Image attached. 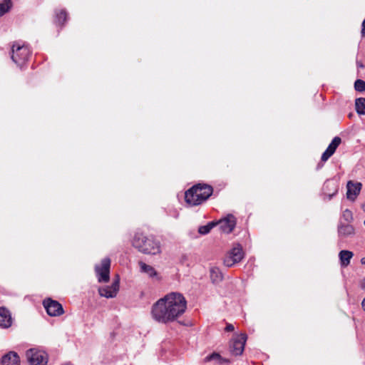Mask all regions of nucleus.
I'll use <instances>...</instances> for the list:
<instances>
[{"mask_svg":"<svg viewBox=\"0 0 365 365\" xmlns=\"http://www.w3.org/2000/svg\"><path fill=\"white\" fill-rule=\"evenodd\" d=\"M362 185L361 182H354L349 181L346 185L347 192L346 197L348 199L354 201L359 194Z\"/></svg>","mask_w":365,"mask_h":365,"instance_id":"14","label":"nucleus"},{"mask_svg":"<svg viewBox=\"0 0 365 365\" xmlns=\"http://www.w3.org/2000/svg\"><path fill=\"white\" fill-rule=\"evenodd\" d=\"M361 35L363 36H365V19L364 20V21L362 23Z\"/></svg>","mask_w":365,"mask_h":365,"instance_id":"31","label":"nucleus"},{"mask_svg":"<svg viewBox=\"0 0 365 365\" xmlns=\"http://www.w3.org/2000/svg\"><path fill=\"white\" fill-rule=\"evenodd\" d=\"M210 277L213 284H218L223 279V274L218 267L210 268Z\"/></svg>","mask_w":365,"mask_h":365,"instance_id":"19","label":"nucleus"},{"mask_svg":"<svg viewBox=\"0 0 365 365\" xmlns=\"http://www.w3.org/2000/svg\"><path fill=\"white\" fill-rule=\"evenodd\" d=\"M356 110L359 115H365V98H359L355 101Z\"/></svg>","mask_w":365,"mask_h":365,"instance_id":"21","label":"nucleus"},{"mask_svg":"<svg viewBox=\"0 0 365 365\" xmlns=\"http://www.w3.org/2000/svg\"><path fill=\"white\" fill-rule=\"evenodd\" d=\"M11 324L12 318L10 312L5 307H0V327L9 328Z\"/></svg>","mask_w":365,"mask_h":365,"instance_id":"15","label":"nucleus"},{"mask_svg":"<svg viewBox=\"0 0 365 365\" xmlns=\"http://www.w3.org/2000/svg\"><path fill=\"white\" fill-rule=\"evenodd\" d=\"M359 285L362 289L365 290V277L360 281Z\"/></svg>","mask_w":365,"mask_h":365,"instance_id":"30","label":"nucleus"},{"mask_svg":"<svg viewBox=\"0 0 365 365\" xmlns=\"http://www.w3.org/2000/svg\"><path fill=\"white\" fill-rule=\"evenodd\" d=\"M1 363L2 365H19L20 358L16 352L9 351L2 356Z\"/></svg>","mask_w":365,"mask_h":365,"instance_id":"16","label":"nucleus"},{"mask_svg":"<svg viewBox=\"0 0 365 365\" xmlns=\"http://www.w3.org/2000/svg\"><path fill=\"white\" fill-rule=\"evenodd\" d=\"M132 245L139 252L146 255H156L160 252V245L152 235H145L143 232H137L135 233Z\"/></svg>","mask_w":365,"mask_h":365,"instance_id":"2","label":"nucleus"},{"mask_svg":"<svg viewBox=\"0 0 365 365\" xmlns=\"http://www.w3.org/2000/svg\"><path fill=\"white\" fill-rule=\"evenodd\" d=\"M138 266L140 272L146 274L153 281L160 282L162 278L160 273H158L153 266L147 264L143 261L138 262Z\"/></svg>","mask_w":365,"mask_h":365,"instance_id":"12","label":"nucleus"},{"mask_svg":"<svg viewBox=\"0 0 365 365\" xmlns=\"http://www.w3.org/2000/svg\"><path fill=\"white\" fill-rule=\"evenodd\" d=\"M234 329H235V327L231 324H227L226 327H225V331H234Z\"/></svg>","mask_w":365,"mask_h":365,"instance_id":"29","label":"nucleus"},{"mask_svg":"<svg viewBox=\"0 0 365 365\" xmlns=\"http://www.w3.org/2000/svg\"><path fill=\"white\" fill-rule=\"evenodd\" d=\"M353 220H354V217H353L352 212L349 209H346L345 210H344L341 214L339 221H342L347 224H351Z\"/></svg>","mask_w":365,"mask_h":365,"instance_id":"22","label":"nucleus"},{"mask_svg":"<svg viewBox=\"0 0 365 365\" xmlns=\"http://www.w3.org/2000/svg\"><path fill=\"white\" fill-rule=\"evenodd\" d=\"M247 336L245 334L235 335L230 342L229 349L233 356H240L242 354Z\"/></svg>","mask_w":365,"mask_h":365,"instance_id":"6","label":"nucleus"},{"mask_svg":"<svg viewBox=\"0 0 365 365\" xmlns=\"http://www.w3.org/2000/svg\"><path fill=\"white\" fill-rule=\"evenodd\" d=\"M361 263L365 265V257L361 259Z\"/></svg>","mask_w":365,"mask_h":365,"instance_id":"33","label":"nucleus"},{"mask_svg":"<svg viewBox=\"0 0 365 365\" xmlns=\"http://www.w3.org/2000/svg\"><path fill=\"white\" fill-rule=\"evenodd\" d=\"M362 209L365 212V202L362 205Z\"/></svg>","mask_w":365,"mask_h":365,"instance_id":"34","label":"nucleus"},{"mask_svg":"<svg viewBox=\"0 0 365 365\" xmlns=\"http://www.w3.org/2000/svg\"><path fill=\"white\" fill-rule=\"evenodd\" d=\"M110 259L106 257L102 259L100 265L95 266V271L98 282H108L110 279Z\"/></svg>","mask_w":365,"mask_h":365,"instance_id":"7","label":"nucleus"},{"mask_svg":"<svg viewBox=\"0 0 365 365\" xmlns=\"http://www.w3.org/2000/svg\"><path fill=\"white\" fill-rule=\"evenodd\" d=\"M354 253L349 250H341L339 253L340 265L341 267H346L350 264Z\"/></svg>","mask_w":365,"mask_h":365,"instance_id":"17","label":"nucleus"},{"mask_svg":"<svg viewBox=\"0 0 365 365\" xmlns=\"http://www.w3.org/2000/svg\"><path fill=\"white\" fill-rule=\"evenodd\" d=\"M26 359L30 365H46L47 354L43 351L30 349L26 353Z\"/></svg>","mask_w":365,"mask_h":365,"instance_id":"5","label":"nucleus"},{"mask_svg":"<svg viewBox=\"0 0 365 365\" xmlns=\"http://www.w3.org/2000/svg\"><path fill=\"white\" fill-rule=\"evenodd\" d=\"M67 19V13L61 9L56 11V22L58 24H63Z\"/></svg>","mask_w":365,"mask_h":365,"instance_id":"23","label":"nucleus"},{"mask_svg":"<svg viewBox=\"0 0 365 365\" xmlns=\"http://www.w3.org/2000/svg\"><path fill=\"white\" fill-rule=\"evenodd\" d=\"M31 53L29 48L18 43L12 46L11 58L19 66H22L29 59Z\"/></svg>","mask_w":365,"mask_h":365,"instance_id":"4","label":"nucleus"},{"mask_svg":"<svg viewBox=\"0 0 365 365\" xmlns=\"http://www.w3.org/2000/svg\"><path fill=\"white\" fill-rule=\"evenodd\" d=\"M337 232L338 237L340 239L351 237L355 235V228L351 224H347L342 221H339Z\"/></svg>","mask_w":365,"mask_h":365,"instance_id":"13","label":"nucleus"},{"mask_svg":"<svg viewBox=\"0 0 365 365\" xmlns=\"http://www.w3.org/2000/svg\"><path fill=\"white\" fill-rule=\"evenodd\" d=\"M215 223L216 225H219L220 229L223 232L229 234L232 232L236 226V218L233 215L228 214L225 217Z\"/></svg>","mask_w":365,"mask_h":365,"instance_id":"10","label":"nucleus"},{"mask_svg":"<svg viewBox=\"0 0 365 365\" xmlns=\"http://www.w3.org/2000/svg\"><path fill=\"white\" fill-rule=\"evenodd\" d=\"M324 195L330 200L338 192V187L332 181H327L324 185Z\"/></svg>","mask_w":365,"mask_h":365,"instance_id":"18","label":"nucleus"},{"mask_svg":"<svg viewBox=\"0 0 365 365\" xmlns=\"http://www.w3.org/2000/svg\"><path fill=\"white\" fill-rule=\"evenodd\" d=\"M212 360H216L217 363L220 365L223 364H229L230 363V361L227 359L222 358L218 353H212V354H210L207 356L205 358V361H210Z\"/></svg>","mask_w":365,"mask_h":365,"instance_id":"20","label":"nucleus"},{"mask_svg":"<svg viewBox=\"0 0 365 365\" xmlns=\"http://www.w3.org/2000/svg\"><path fill=\"white\" fill-rule=\"evenodd\" d=\"M43 304L49 316L57 317L63 314V307L57 301L51 299H47L43 301Z\"/></svg>","mask_w":365,"mask_h":365,"instance_id":"9","label":"nucleus"},{"mask_svg":"<svg viewBox=\"0 0 365 365\" xmlns=\"http://www.w3.org/2000/svg\"><path fill=\"white\" fill-rule=\"evenodd\" d=\"M244 257L242 247L237 245L231 249L224 259L225 266L230 267L235 264L240 262Z\"/></svg>","mask_w":365,"mask_h":365,"instance_id":"8","label":"nucleus"},{"mask_svg":"<svg viewBox=\"0 0 365 365\" xmlns=\"http://www.w3.org/2000/svg\"><path fill=\"white\" fill-rule=\"evenodd\" d=\"M212 191V187L207 185H194L185 192V202L192 206L198 205L207 200Z\"/></svg>","mask_w":365,"mask_h":365,"instance_id":"3","label":"nucleus"},{"mask_svg":"<svg viewBox=\"0 0 365 365\" xmlns=\"http://www.w3.org/2000/svg\"><path fill=\"white\" fill-rule=\"evenodd\" d=\"M354 88L356 91H365V81L358 79L354 83Z\"/></svg>","mask_w":365,"mask_h":365,"instance_id":"27","label":"nucleus"},{"mask_svg":"<svg viewBox=\"0 0 365 365\" xmlns=\"http://www.w3.org/2000/svg\"><path fill=\"white\" fill-rule=\"evenodd\" d=\"M357 64H358V66H359V67H361V68L363 67V65H362L361 63H358V62H357Z\"/></svg>","mask_w":365,"mask_h":365,"instance_id":"35","label":"nucleus"},{"mask_svg":"<svg viewBox=\"0 0 365 365\" xmlns=\"http://www.w3.org/2000/svg\"><path fill=\"white\" fill-rule=\"evenodd\" d=\"M341 140L339 137H334L327 149L329 150L330 152H332V153H334L336 149L341 143Z\"/></svg>","mask_w":365,"mask_h":365,"instance_id":"25","label":"nucleus"},{"mask_svg":"<svg viewBox=\"0 0 365 365\" xmlns=\"http://www.w3.org/2000/svg\"><path fill=\"white\" fill-rule=\"evenodd\" d=\"M361 307H362L363 310L365 312V298L363 299V301L361 302Z\"/></svg>","mask_w":365,"mask_h":365,"instance_id":"32","label":"nucleus"},{"mask_svg":"<svg viewBox=\"0 0 365 365\" xmlns=\"http://www.w3.org/2000/svg\"><path fill=\"white\" fill-rule=\"evenodd\" d=\"M187 302L183 295L171 292L153 304L151 309L153 319L162 324L175 321L186 310Z\"/></svg>","mask_w":365,"mask_h":365,"instance_id":"1","label":"nucleus"},{"mask_svg":"<svg viewBox=\"0 0 365 365\" xmlns=\"http://www.w3.org/2000/svg\"><path fill=\"white\" fill-rule=\"evenodd\" d=\"M215 226H216V223L215 222H211L206 225L200 226L198 229V232L201 235H206L209 233Z\"/></svg>","mask_w":365,"mask_h":365,"instance_id":"24","label":"nucleus"},{"mask_svg":"<svg viewBox=\"0 0 365 365\" xmlns=\"http://www.w3.org/2000/svg\"><path fill=\"white\" fill-rule=\"evenodd\" d=\"M10 8V0H3V1L0 3V16H3L4 14L8 12Z\"/></svg>","mask_w":365,"mask_h":365,"instance_id":"26","label":"nucleus"},{"mask_svg":"<svg viewBox=\"0 0 365 365\" xmlns=\"http://www.w3.org/2000/svg\"><path fill=\"white\" fill-rule=\"evenodd\" d=\"M120 279L117 275L116 279L113 282L111 286H106L98 289V293L101 297L106 298H113L119 290Z\"/></svg>","mask_w":365,"mask_h":365,"instance_id":"11","label":"nucleus"},{"mask_svg":"<svg viewBox=\"0 0 365 365\" xmlns=\"http://www.w3.org/2000/svg\"><path fill=\"white\" fill-rule=\"evenodd\" d=\"M334 153L330 152L329 150L326 149V150L322 153L321 160L323 162H326Z\"/></svg>","mask_w":365,"mask_h":365,"instance_id":"28","label":"nucleus"}]
</instances>
